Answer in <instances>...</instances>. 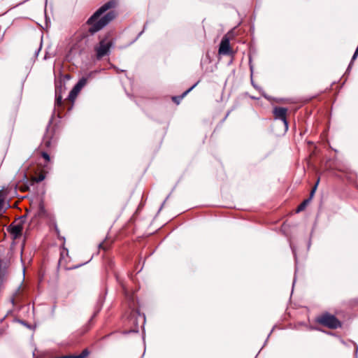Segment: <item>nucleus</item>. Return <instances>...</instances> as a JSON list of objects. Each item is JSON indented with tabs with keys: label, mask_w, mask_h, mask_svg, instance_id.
Segmentation results:
<instances>
[{
	"label": "nucleus",
	"mask_w": 358,
	"mask_h": 358,
	"mask_svg": "<svg viewBox=\"0 0 358 358\" xmlns=\"http://www.w3.org/2000/svg\"><path fill=\"white\" fill-rule=\"evenodd\" d=\"M117 4L115 0H110L101 6L87 21L88 32L93 34L103 27L115 17L114 12H108L103 15L108 10L114 8Z\"/></svg>",
	"instance_id": "1"
},
{
	"label": "nucleus",
	"mask_w": 358,
	"mask_h": 358,
	"mask_svg": "<svg viewBox=\"0 0 358 358\" xmlns=\"http://www.w3.org/2000/svg\"><path fill=\"white\" fill-rule=\"evenodd\" d=\"M315 322L329 329H336L342 327L341 322L334 315L325 312L315 318Z\"/></svg>",
	"instance_id": "2"
},
{
	"label": "nucleus",
	"mask_w": 358,
	"mask_h": 358,
	"mask_svg": "<svg viewBox=\"0 0 358 358\" xmlns=\"http://www.w3.org/2000/svg\"><path fill=\"white\" fill-rule=\"evenodd\" d=\"M113 39L110 34H106L95 46L94 50L96 52V57L100 59L108 54L110 47L112 46Z\"/></svg>",
	"instance_id": "3"
},
{
	"label": "nucleus",
	"mask_w": 358,
	"mask_h": 358,
	"mask_svg": "<svg viewBox=\"0 0 358 358\" xmlns=\"http://www.w3.org/2000/svg\"><path fill=\"white\" fill-rule=\"evenodd\" d=\"M234 32L235 29H232L225 34V59H227V62L229 64L232 63L233 55L236 52L234 50V43H230V39L234 36Z\"/></svg>",
	"instance_id": "4"
},
{
	"label": "nucleus",
	"mask_w": 358,
	"mask_h": 358,
	"mask_svg": "<svg viewBox=\"0 0 358 358\" xmlns=\"http://www.w3.org/2000/svg\"><path fill=\"white\" fill-rule=\"evenodd\" d=\"M287 108L276 106L273 110V117L275 120H281L285 131L288 129V122L287 120Z\"/></svg>",
	"instance_id": "5"
},
{
	"label": "nucleus",
	"mask_w": 358,
	"mask_h": 358,
	"mask_svg": "<svg viewBox=\"0 0 358 358\" xmlns=\"http://www.w3.org/2000/svg\"><path fill=\"white\" fill-rule=\"evenodd\" d=\"M47 171L44 170V169L41 167H37L34 170V173H31L30 171H27L24 173V178L26 179L30 178L32 182H41L45 178V175Z\"/></svg>",
	"instance_id": "6"
},
{
	"label": "nucleus",
	"mask_w": 358,
	"mask_h": 358,
	"mask_svg": "<svg viewBox=\"0 0 358 358\" xmlns=\"http://www.w3.org/2000/svg\"><path fill=\"white\" fill-rule=\"evenodd\" d=\"M50 140L45 138L39 146L38 150L36 152V156L43 157L46 162H50V156L47 151V149H48L50 147Z\"/></svg>",
	"instance_id": "7"
},
{
	"label": "nucleus",
	"mask_w": 358,
	"mask_h": 358,
	"mask_svg": "<svg viewBox=\"0 0 358 358\" xmlns=\"http://www.w3.org/2000/svg\"><path fill=\"white\" fill-rule=\"evenodd\" d=\"M9 231L13 236V239L20 237L22 234V227L21 224H11L9 227Z\"/></svg>",
	"instance_id": "8"
},
{
	"label": "nucleus",
	"mask_w": 358,
	"mask_h": 358,
	"mask_svg": "<svg viewBox=\"0 0 358 358\" xmlns=\"http://www.w3.org/2000/svg\"><path fill=\"white\" fill-rule=\"evenodd\" d=\"M115 240L112 237H106V239L100 244V248L103 250H108L113 244Z\"/></svg>",
	"instance_id": "9"
},
{
	"label": "nucleus",
	"mask_w": 358,
	"mask_h": 358,
	"mask_svg": "<svg viewBox=\"0 0 358 358\" xmlns=\"http://www.w3.org/2000/svg\"><path fill=\"white\" fill-rule=\"evenodd\" d=\"M80 92V90L75 85L69 93L68 100L71 102H73Z\"/></svg>",
	"instance_id": "10"
},
{
	"label": "nucleus",
	"mask_w": 358,
	"mask_h": 358,
	"mask_svg": "<svg viewBox=\"0 0 358 358\" xmlns=\"http://www.w3.org/2000/svg\"><path fill=\"white\" fill-rule=\"evenodd\" d=\"M310 199H305L297 207L296 212L299 213L305 210L308 204L310 203Z\"/></svg>",
	"instance_id": "11"
},
{
	"label": "nucleus",
	"mask_w": 358,
	"mask_h": 358,
	"mask_svg": "<svg viewBox=\"0 0 358 358\" xmlns=\"http://www.w3.org/2000/svg\"><path fill=\"white\" fill-rule=\"evenodd\" d=\"M90 354V352L87 349H85L83 350L80 355L78 356H68V357H64L62 358H85L87 357Z\"/></svg>",
	"instance_id": "12"
},
{
	"label": "nucleus",
	"mask_w": 358,
	"mask_h": 358,
	"mask_svg": "<svg viewBox=\"0 0 358 358\" xmlns=\"http://www.w3.org/2000/svg\"><path fill=\"white\" fill-rule=\"evenodd\" d=\"M319 182H320V178H317L315 185L313 187V188L310 192L309 197L307 199H310V201L312 200V199L313 198V196L315 195V191L317 189Z\"/></svg>",
	"instance_id": "13"
},
{
	"label": "nucleus",
	"mask_w": 358,
	"mask_h": 358,
	"mask_svg": "<svg viewBox=\"0 0 358 358\" xmlns=\"http://www.w3.org/2000/svg\"><path fill=\"white\" fill-rule=\"evenodd\" d=\"M87 78H82L76 85V86L81 90V89L87 84Z\"/></svg>",
	"instance_id": "14"
},
{
	"label": "nucleus",
	"mask_w": 358,
	"mask_h": 358,
	"mask_svg": "<svg viewBox=\"0 0 358 358\" xmlns=\"http://www.w3.org/2000/svg\"><path fill=\"white\" fill-rule=\"evenodd\" d=\"M62 105H63V101H62V96L61 95H57L55 106L57 107H62Z\"/></svg>",
	"instance_id": "15"
},
{
	"label": "nucleus",
	"mask_w": 358,
	"mask_h": 358,
	"mask_svg": "<svg viewBox=\"0 0 358 358\" xmlns=\"http://www.w3.org/2000/svg\"><path fill=\"white\" fill-rule=\"evenodd\" d=\"M4 200H5V196H4L3 194L0 192V215L1 214Z\"/></svg>",
	"instance_id": "16"
},
{
	"label": "nucleus",
	"mask_w": 358,
	"mask_h": 358,
	"mask_svg": "<svg viewBox=\"0 0 358 358\" xmlns=\"http://www.w3.org/2000/svg\"><path fill=\"white\" fill-rule=\"evenodd\" d=\"M90 329V324H86L83 327V329L80 330V334L83 335L85 333H87Z\"/></svg>",
	"instance_id": "17"
},
{
	"label": "nucleus",
	"mask_w": 358,
	"mask_h": 358,
	"mask_svg": "<svg viewBox=\"0 0 358 358\" xmlns=\"http://www.w3.org/2000/svg\"><path fill=\"white\" fill-rule=\"evenodd\" d=\"M17 187H18V189H19L22 192H27V191L29 189L28 186H27V185H17Z\"/></svg>",
	"instance_id": "18"
},
{
	"label": "nucleus",
	"mask_w": 358,
	"mask_h": 358,
	"mask_svg": "<svg viewBox=\"0 0 358 358\" xmlns=\"http://www.w3.org/2000/svg\"><path fill=\"white\" fill-rule=\"evenodd\" d=\"M357 56H358V45H357V49H356V50H355V53H354V55L352 56V60H351L350 64L349 65V67L351 66V65L352 64L353 62L356 59Z\"/></svg>",
	"instance_id": "19"
},
{
	"label": "nucleus",
	"mask_w": 358,
	"mask_h": 358,
	"mask_svg": "<svg viewBox=\"0 0 358 358\" xmlns=\"http://www.w3.org/2000/svg\"><path fill=\"white\" fill-rule=\"evenodd\" d=\"M224 52V39H222L220 44L219 54L221 55Z\"/></svg>",
	"instance_id": "20"
},
{
	"label": "nucleus",
	"mask_w": 358,
	"mask_h": 358,
	"mask_svg": "<svg viewBox=\"0 0 358 358\" xmlns=\"http://www.w3.org/2000/svg\"><path fill=\"white\" fill-rule=\"evenodd\" d=\"M172 99H173V101L174 102H176L177 104H178V103H179V99H178V98H177V97H173V98H172Z\"/></svg>",
	"instance_id": "21"
},
{
	"label": "nucleus",
	"mask_w": 358,
	"mask_h": 358,
	"mask_svg": "<svg viewBox=\"0 0 358 358\" xmlns=\"http://www.w3.org/2000/svg\"><path fill=\"white\" fill-rule=\"evenodd\" d=\"M339 171H341V172H345V169H337Z\"/></svg>",
	"instance_id": "22"
}]
</instances>
